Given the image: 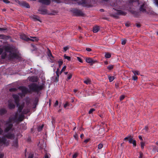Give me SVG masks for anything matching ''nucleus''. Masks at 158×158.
Here are the masks:
<instances>
[{
	"label": "nucleus",
	"instance_id": "f257e3e1",
	"mask_svg": "<svg viewBox=\"0 0 158 158\" xmlns=\"http://www.w3.org/2000/svg\"><path fill=\"white\" fill-rule=\"evenodd\" d=\"M30 91L38 93L39 92L43 89V85H39L35 83H32L28 86Z\"/></svg>",
	"mask_w": 158,
	"mask_h": 158
},
{
	"label": "nucleus",
	"instance_id": "f03ea898",
	"mask_svg": "<svg viewBox=\"0 0 158 158\" xmlns=\"http://www.w3.org/2000/svg\"><path fill=\"white\" fill-rule=\"evenodd\" d=\"M15 138V136L13 134L10 133H9L7 134L4 135L2 138H0V143H2L3 144L8 145L9 143L6 142L7 139L6 138L12 139Z\"/></svg>",
	"mask_w": 158,
	"mask_h": 158
},
{
	"label": "nucleus",
	"instance_id": "7ed1b4c3",
	"mask_svg": "<svg viewBox=\"0 0 158 158\" xmlns=\"http://www.w3.org/2000/svg\"><path fill=\"white\" fill-rule=\"evenodd\" d=\"M113 9L116 10L117 11V13H116L111 14L110 15L115 18L118 19V15L125 16L127 14L126 12L123 11L122 10H117L114 8H113Z\"/></svg>",
	"mask_w": 158,
	"mask_h": 158
},
{
	"label": "nucleus",
	"instance_id": "20e7f679",
	"mask_svg": "<svg viewBox=\"0 0 158 158\" xmlns=\"http://www.w3.org/2000/svg\"><path fill=\"white\" fill-rule=\"evenodd\" d=\"M71 11L73 13V15L75 16H83L85 15L84 13L81 10L73 8Z\"/></svg>",
	"mask_w": 158,
	"mask_h": 158
},
{
	"label": "nucleus",
	"instance_id": "39448f33",
	"mask_svg": "<svg viewBox=\"0 0 158 158\" xmlns=\"http://www.w3.org/2000/svg\"><path fill=\"white\" fill-rule=\"evenodd\" d=\"M5 128L4 130V132L6 133L8 132L12 128L13 126V123L9 122L8 121H7L6 123Z\"/></svg>",
	"mask_w": 158,
	"mask_h": 158
},
{
	"label": "nucleus",
	"instance_id": "423d86ee",
	"mask_svg": "<svg viewBox=\"0 0 158 158\" xmlns=\"http://www.w3.org/2000/svg\"><path fill=\"white\" fill-rule=\"evenodd\" d=\"M19 58V56L15 52H11L9 53L8 55V58L10 60H13L15 59H18Z\"/></svg>",
	"mask_w": 158,
	"mask_h": 158
},
{
	"label": "nucleus",
	"instance_id": "0eeeda50",
	"mask_svg": "<svg viewBox=\"0 0 158 158\" xmlns=\"http://www.w3.org/2000/svg\"><path fill=\"white\" fill-rule=\"evenodd\" d=\"M17 2H18L19 4L23 7H26L27 8H29L30 7L29 4L25 2H20L18 0H15Z\"/></svg>",
	"mask_w": 158,
	"mask_h": 158
},
{
	"label": "nucleus",
	"instance_id": "6e6552de",
	"mask_svg": "<svg viewBox=\"0 0 158 158\" xmlns=\"http://www.w3.org/2000/svg\"><path fill=\"white\" fill-rule=\"evenodd\" d=\"M85 60L87 63H90L91 65L97 62L96 60H94L90 58H86Z\"/></svg>",
	"mask_w": 158,
	"mask_h": 158
},
{
	"label": "nucleus",
	"instance_id": "1a4fd4ad",
	"mask_svg": "<svg viewBox=\"0 0 158 158\" xmlns=\"http://www.w3.org/2000/svg\"><path fill=\"white\" fill-rule=\"evenodd\" d=\"M19 89L21 90L22 93L23 94H26L27 93L29 92L28 89L24 86H20Z\"/></svg>",
	"mask_w": 158,
	"mask_h": 158
},
{
	"label": "nucleus",
	"instance_id": "9d476101",
	"mask_svg": "<svg viewBox=\"0 0 158 158\" xmlns=\"http://www.w3.org/2000/svg\"><path fill=\"white\" fill-rule=\"evenodd\" d=\"M8 106L10 109H13L15 108V105L12 103L11 100H9L8 101Z\"/></svg>",
	"mask_w": 158,
	"mask_h": 158
},
{
	"label": "nucleus",
	"instance_id": "9b49d317",
	"mask_svg": "<svg viewBox=\"0 0 158 158\" xmlns=\"http://www.w3.org/2000/svg\"><path fill=\"white\" fill-rule=\"evenodd\" d=\"M13 97L15 100V103L17 106H18L19 104V96L16 94H14L13 95Z\"/></svg>",
	"mask_w": 158,
	"mask_h": 158
},
{
	"label": "nucleus",
	"instance_id": "f8f14e48",
	"mask_svg": "<svg viewBox=\"0 0 158 158\" xmlns=\"http://www.w3.org/2000/svg\"><path fill=\"white\" fill-rule=\"evenodd\" d=\"M8 121H9V122H10L11 123H13V124L14 123V122H18L17 118L16 117H15L14 116L13 117H10Z\"/></svg>",
	"mask_w": 158,
	"mask_h": 158
},
{
	"label": "nucleus",
	"instance_id": "ddd939ff",
	"mask_svg": "<svg viewBox=\"0 0 158 158\" xmlns=\"http://www.w3.org/2000/svg\"><path fill=\"white\" fill-rule=\"evenodd\" d=\"M30 18L31 19H32L35 21H39L40 22H41V21L39 17L37 15H32L30 16Z\"/></svg>",
	"mask_w": 158,
	"mask_h": 158
},
{
	"label": "nucleus",
	"instance_id": "4468645a",
	"mask_svg": "<svg viewBox=\"0 0 158 158\" xmlns=\"http://www.w3.org/2000/svg\"><path fill=\"white\" fill-rule=\"evenodd\" d=\"M146 6H145V4L144 3L143 4L140 6L139 8V11L140 12H146Z\"/></svg>",
	"mask_w": 158,
	"mask_h": 158
},
{
	"label": "nucleus",
	"instance_id": "2eb2a0df",
	"mask_svg": "<svg viewBox=\"0 0 158 158\" xmlns=\"http://www.w3.org/2000/svg\"><path fill=\"white\" fill-rule=\"evenodd\" d=\"M79 5H81L83 6H87V2L85 0H81V1L77 2Z\"/></svg>",
	"mask_w": 158,
	"mask_h": 158
},
{
	"label": "nucleus",
	"instance_id": "dca6fc26",
	"mask_svg": "<svg viewBox=\"0 0 158 158\" xmlns=\"http://www.w3.org/2000/svg\"><path fill=\"white\" fill-rule=\"evenodd\" d=\"M132 138L133 137L131 135H129L125 138L124 139V140L129 139L128 141L129 143H131L133 142V141L134 140Z\"/></svg>",
	"mask_w": 158,
	"mask_h": 158
},
{
	"label": "nucleus",
	"instance_id": "f3484780",
	"mask_svg": "<svg viewBox=\"0 0 158 158\" xmlns=\"http://www.w3.org/2000/svg\"><path fill=\"white\" fill-rule=\"evenodd\" d=\"M39 2L44 4L47 5H49L50 3V0H39Z\"/></svg>",
	"mask_w": 158,
	"mask_h": 158
},
{
	"label": "nucleus",
	"instance_id": "a211bd4d",
	"mask_svg": "<svg viewBox=\"0 0 158 158\" xmlns=\"http://www.w3.org/2000/svg\"><path fill=\"white\" fill-rule=\"evenodd\" d=\"M29 80L33 82H37L38 81L37 78L35 77H31L29 79Z\"/></svg>",
	"mask_w": 158,
	"mask_h": 158
},
{
	"label": "nucleus",
	"instance_id": "6ab92c4d",
	"mask_svg": "<svg viewBox=\"0 0 158 158\" xmlns=\"http://www.w3.org/2000/svg\"><path fill=\"white\" fill-rule=\"evenodd\" d=\"M30 38H33L34 39H31L29 38H28V41H31L34 42V41H38V39L36 37L30 36Z\"/></svg>",
	"mask_w": 158,
	"mask_h": 158
},
{
	"label": "nucleus",
	"instance_id": "aec40b11",
	"mask_svg": "<svg viewBox=\"0 0 158 158\" xmlns=\"http://www.w3.org/2000/svg\"><path fill=\"white\" fill-rule=\"evenodd\" d=\"M5 50L7 52H9L10 53L12 52V49L11 47L7 46L5 48Z\"/></svg>",
	"mask_w": 158,
	"mask_h": 158
},
{
	"label": "nucleus",
	"instance_id": "412c9836",
	"mask_svg": "<svg viewBox=\"0 0 158 158\" xmlns=\"http://www.w3.org/2000/svg\"><path fill=\"white\" fill-rule=\"evenodd\" d=\"M24 116L23 114H21L19 116V118H17L18 122H21L24 118Z\"/></svg>",
	"mask_w": 158,
	"mask_h": 158
},
{
	"label": "nucleus",
	"instance_id": "4be33fe9",
	"mask_svg": "<svg viewBox=\"0 0 158 158\" xmlns=\"http://www.w3.org/2000/svg\"><path fill=\"white\" fill-rule=\"evenodd\" d=\"M20 38L21 39L26 41H28V38H29L28 37H27L24 34H21L20 35Z\"/></svg>",
	"mask_w": 158,
	"mask_h": 158
},
{
	"label": "nucleus",
	"instance_id": "5701e85b",
	"mask_svg": "<svg viewBox=\"0 0 158 158\" xmlns=\"http://www.w3.org/2000/svg\"><path fill=\"white\" fill-rule=\"evenodd\" d=\"M7 110L5 109H2L0 110V115H2L6 114Z\"/></svg>",
	"mask_w": 158,
	"mask_h": 158
},
{
	"label": "nucleus",
	"instance_id": "b1692460",
	"mask_svg": "<svg viewBox=\"0 0 158 158\" xmlns=\"http://www.w3.org/2000/svg\"><path fill=\"white\" fill-rule=\"evenodd\" d=\"M99 30V26H97L94 27L93 28V31L94 33H96Z\"/></svg>",
	"mask_w": 158,
	"mask_h": 158
},
{
	"label": "nucleus",
	"instance_id": "393cba45",
	"mask_svg": "<svg viewBox=\"0 0 158 158\" xmlns=\"http://www.w3.org/2000/svg\"><path fill=\"white\" fill-rule=\"evenodd\" d=\"M47 54L49 57L52 56L50 50L48 48V51L47 52Z\"/></svg>",
	"mask_w": 158,
	"mask_h": 158
},
{
	"label": "nucleus",
	"instance_id": "a878e982",
	"mask_svg": "<svg viewBox=\"0 0 158 158\" xmlns=\"http://www.w3.org/2000/svg\"><path fill=\"white\" fill-rule=\"evenodd\" d=\"M72 76V74L71 73H69L67 76V77L66 81H68L69 80L71 79Z\"/></svg>",
	"mask_w": 158,
	"mask_h": 158
},
{
	"label": "nucleus",
	"instance_id": "bb28decb",
	"mask_svg": "<svg viewBox=\"0 0 158 158\" xmlns=\"http://www.w3.org/2000/svg\"><path fill=\"white\" fill-rule=\"evenodd\" d=\"M23 106L22 105L19 106L18 108V111L20 113L22 112V110L23 108Z\"/></svg>",
	"mask_w": 158,
	"mask_h": 158
},
{
	"label": "nucleus",
	"instance_id": "cd10ccee",
	"mask_svg": "<svg viewBox=\"0 0 158 158\" xmlns=\"http://www.w3.org/2000/svg\"><path fill=\"white\" fill-rule=\"evenodd\" d=\"M44 127V125H42L41 126H38L37 128V130L39 131H40L42 130L43 127Z\"/></svg>",
	"mask_w": 158,
	"mask_h": 158
},
{
	"label": "nucleus",
	"instance_id": "c85d7f7f",
	"mask_svg": "<svg viewBox=\"0 0 158 158\" xmlns=\"http://www.w3.org/2000/svg\"><path fill=\"white\" fill-rule=\"evenodd\" d=\"M108 79L109 81L111 82L113 81L114 79V76H108Z\"/></svg>",
	"mask_w": 158,
	"mask_h": 158
},
{
	"label": "nucleus",
	"instance_id": "c756f323",
	"mask_svg": "<svg viewBox=\"0 0 158 158\" xmlns=\"http://www.w3.org/2000/svg\"><path fill=\"white\" fill-rule=\"evenodd\" d=\"M50 61L52 63H54L55 62V60L54 59V57L53 56H52L50 57H49Z\"/></svg>",
	"mask_w": 158,
	"mask_h": 158
},
{
	"label": "nucleus",
	"instance_id": "7c9ffc66",
	"mask_svg": "<svg viewBox=\"0 0 158 158\" xmlns=\"http://www.w3.org/2000/svg\"><path fill=\"white\" fill-rule=\"evenodd\" d=\"M132 72L135 76L136 75H139L140 74V73L138 71L133 70L132 71Z\"/></svg>",
	"mask_w": 158,
	"mask_h": 158
},
{
	"label": "nucleus",
	"instance_id": "2f4dec72",
	"mask_svg": "<svg viewBox=\"0 0 158 158\" xmlns=\"http://www.w3.org/2000/svg\"><path fill=\"white\" fill-rule=\"evenodd\" d=\"M111 56V54L109 53H106L105 55V57L107 58H109Z\"/></svg>",
	"mask_w": 158,
	"mask_h": 158
},
{
	"label": "nucleus",
	"instance_id": "473e14b6",
	"mask_svg": "<svg viewBox=\"0 0 158 158\" xmlns=\"http://www.w3.org/2000/svg\"><path fill=\"white\" fill-rule=\"evenodd\" d=\"M114 65H111L108 66L107 67V69L109 70H111L113 69Z\"/></svg>",
	"mask_w": 158,
	"mask_h": 158
},
{
	"label": "nucleus",
	"instance_id": "72a5a7b5",
	"mask_svg": "<svg viewBox=\"0 0 158 158\" xmlns=\"http://www.w3.org/2000/svg\"><path fill=\"white\" fill-rule=\"evenodd\" d=\"M13 145V146L16 147H17L18 146V143L17 141H15L14 142Z\"/></svg>",
	"mask_w": 158,
	"mask_h": 158
},
{
	"label": "nucleus",
	"instance_id": "f704fd0d",
	"mask_svg": "<svg viewBox=\"0 0 158 158\" xmlns=\"http://www.w3.org/2000/svg\"><path fill=\"white\" fill-rule=\"evenodd\" d=\"M66 66H64L60 72V74H61L63 71H64L66 69Z\"/></svg>",
	"mask_w": 158,
	"mask_h": 158
},
{
	"label": "nucleus",
	"instance_id": "c9c22d12",
	"mask_svg": "<svg viewBox=\"0 0 158 158\" xmlns=\"http://www.w3.org/2000/svg\"><path fill=\"white\" fill-rule=\"evenodd\" d=\"M6 53H4L1 56V58L2 59H4L6 58Z\"/></svg>",
	"mask_w": 158,
	"mask_h": 158
},
{
	"label": "nucleus",
	"instance_id": "e433bc0d",
	"mask_svg": "<svg viewBox=\"0 0 158 158\" xmlns=\"http://www.w3.org/2000/svg\"><path fill=\"white\" fill-rule=\"evenodd\" d=\"M64 57L65 59H67L69 61H70L71 60L70 57L66 56V55H64Z\"/></svg>",
	"mask_w": 158,
	"mask_h": 158
},
{
	"label": "nucleus",
	"instance_id": "4c0bfd02",
	"mask_svg": "<svg viewBox=\"0 0 158 158\" xmlns=\"http://www.w3.org/2000/svg\"><path fill=\"white\" fill-rule=\"evenodd\" d=\"M90 81L89 80V79H87L86 80H85V81H84V82L86 84H89V83H90Z\"/></svg>",
	"mask_w": 158,
	"mask_h": 158
},
{
	"label": "nucleus",
	"instance_id": "58836bf2",
	"mask_svg": "<svg viewBox=\"0 0 158 158\" xmlns=\"http://www.w3.org/2000/svg\"><path fill=\"white\" fill-rule=\"evenodd\" d=\"M58 63L59 64V65L60 68L62 64L63 63V61L61 60H60L58 61Z\"/></svg>",
	"mask_w": 158,
	"mask_h": 158
},
{
	"label": "nucleus",
	"instance_id": "ea45409f",
	"mask_svg": "<svg viewBox=\"0 0 158 158\" xmlns=\"http://www.w3.org/2000/svg\"><path fill=\"white\" fill-rule=\"evenodd\" d=\"M6 37H7V36H6L5 35H0V38L4 39H6Z\"/></svg>",
	"mask_w": 158,
	"mask_h": 158
},
{
	"label": "nucleus",
	"instance_id": "a19ab883",
	"mask_svg": "<svg viewBox=\"0 0 158 158\" xmlns=\"http://www.w3.org/2000/svg\"><path fill=\"white\" fill-rule=\"evenodd\" d=\"M133 144V146L134 147H135L136 146V141L135 140H134L133 141V142H132V143Z\"/></svg>",
	"mask_w": 158,
	"mask_h": 158
},
{
	"label": "nucleus",
	"instance_id": "79ce46f5",
	"mask_svg": "<svg viewBox=\"0 0 158 158\" xmlns=\"http://www.w3.org/2000/svg\"><path fill=\"white\" fill-rule=\"evenodd\" d=\"M103 146L102 144L100 143L98 145V148L99 149H100L103 147Z\"/></svg>",
	"mask_w": 158,
	"mask_h": 158
},
{
	"label": "nucleus",
	"instance_id": "37998d69",
	"mask_svg": "<svg viewBox=\"0 0 158 158\" xmlns=\"http://www.w3.org/2000/svg\"><path fill=\"white\" fill-rule=\"evenodd\" d=\"M127 40H121V44L122 45H125L126 42Z\"/></svg>",
	"mask_w": 158,
	"mask_h": 158
},
{
	"label": "nucleus",
	"instance_id": "c03bdc74",
	"mask_svg": "<svg viewBox=\"0 0 158 158\" xmlns=\"http://www.w3.org/2000/svg\"><path fill=\"white\" fill-rule=\"evenodd\" d=\"M95 110L94 108H91V109L89 111V114H91L92 113V112L95 111Z\"/></svg>",
	"mask_w": 158,
	"mask_h": 158
},
{
	"label": "nucleus",
	"instance_id": "a18cd8bd",
	"mask_svg": "<svg viewBox=\"0 0 158 158\" xmlns=\"http://www.w3.org/2000/svg\"><path fill=\"white\" fill-rule=\"evenodd\" d=\"M141 144V147L142 149H143L144 148V146L145 145V143L143 142H141L140 143Z\"/></svg>",
	"mask_w": 158,
	"mask_h": 158
},
{
	"label": "nucleus",
	"instance_id": "49530a36",
	"mask_svg": "<svg viewBox=\"0 0 158 158\" xmlns=\"http://www.w3.org/2000/svg\"><path fill=\"white\" fill-rule=\"evenodd\" d=\"M132 79L134 81H136L137 80L138 77L136 76H133L132 77Z\"/></svg>",
	"mask_w": 158,
	"mask_h": 158
},
{
	"label": "nucleus",
	"instance_id": "de8ad7c7",
	"mask_svg": "<svg viewBox=\"0 0 158 158\" xmlns=\"http://www.w3.org/2000/svg\"><path fill=\"white\" fill-rule=\"evenodd\" d=\"M16 89L15 88H11L9 89V91L10 92H14L16 91Z\"/></svg>",
	"mask_w": 158,
	"mask_h": 158
},
{
	"label": "nucleus",
	"instance_id": "09e8293b",
	"mask_svg": "<svg viewBox=\"0 0 158 158\" xmlns=\"http://www.w3.org/2000/svg\"><path fill=\"white\" fill-rule=\"evenodd\" d=\"M77 60L81 63H82L83 61L82 59L80 57H77Z\"/></svg>",
	"mask_w": 158,
	"mask_h": 158
},
{
	"label": "nucleus",
	"instance_id": "8fccbe9b",
	"mask_svg": "<svg viewBox=\"0 0 158 158\" xmlns=\"http://www.w3.org/2000/svg\"><path fill=\"white\" fill-rule=\"evenodd\" d=\"M69 103L68 102H66L65 103L64 105V107L66 108L67 106H69Z\"/></svg>",
	"mask_w": 158,
	"mask_h": 158
},
{
	"label": "nucleus",
	"instance_id": "3c124183",
	"mask_svg": "<svg viewBox=\"0 0 158 158\" xmlns=\"http://www.w3.org/2000/svg\"><path fill=\"white\" fill-rule=\"evenodd\" d=\"M125 97L123 95L121 96L120 97V101L123 100L124 98Z\"/></svg>",
	"mask_w": 158,
	"mask_h": 158
},
{
	"label": "nucleus",
	"instance_id": "603ef678",
	"mask_svg": "<svg viewBox=\"0 0 158 158\" xmlns=\"http://www.w3.org/2000/svg\"><path fill=\"white\" fill-rule=\"evenodd\" d=\"M78 155L77 153H75L73 156V158H76Z\"/></svg>",
	"mask_w": 158,
	"mask_h": 158
},
{
	"label": "nucleus",
	"instance_id": "864d4df0",
	"mask_svg": "<svg viewBox=\"0 0 158 158\" xmlns=\"http://www.w3.org/2000/svg\"><path fill=\"white\" fill-rule=\"evenodd\" d=\"M69 48L68 46H66L63 48V49L64 52H66L67 51V50H68Z\"/></svg>",
	"mask_w": 158,
	"mask_h": 158
},
{
	"label": "nucleus",
	"instance_id": "5fc2aeb1",
	"mask_svg": "<svg viewBox=\"0 0 158 158\" xmlns=\"http://www.w3.org/2000/svg\"><path fill=\"white\" fill-rule=\"evenodd\" d=\"M58 101L56 100V102L54 105V106L56 107L58 105Z\"/></svg>",
	"mask_w": 158,
	"mask_h": 158
},
{
	"label": "nucleus",
	"instance_id": "6e6d98bb",
	"mask_svg": "<svg viewBox=\"0 0 158 158\" xmlns=\"http://www.w3.org/2000/svg\"><path fill=\"white\" fill-rule=\"evenodd\" d=\"M3 1L4 3L6 4L9 3H10V2L8 0H3Z\"/></svg>",
	"mask_w": 158,
	"mask_h": 158
},
{
	"label": "nucleus",
	"instance_id": "4d7b16f0",
	"mask_svg": "<svg viewBox=\"0 0 158 158\" xmlns=\"http://www.w3.org/2000/svg\"><path fill=\"white\" fill-rule=\"evenodd\" d=\"M59 75H57V77H56L55 80L56 81V82H58L59 81Z\"/></svg>",
	"mask_w": 158,
	"mask_h": 158
},
{
	"label": "nucleus",
	"instance_id": "13d9d810",
	"mask_svg": "<svg viewBox=\"0 0 158 158\" xmlns=\"http://www.w3.org/2000/svg\"><path fill=\"white\" fill-rule=\"evenodd\" d=\"M74 138L76 139L77 140H78V136L77 134H76L74 135Z\"/></svg>",
	"mask_w": 158,
	"mask_h": 158
},
{
	"label": "nucleus",
	"instance_id": "bf43d9fd",
	"mask_svg": "<svg viewBox=\"0 0 158 158\" xmlns=\"http://www.w3.org/2000/svg\"><path fill=\"white\" fill-rule=\"evenodd\" d=\"M59 68H58L57 69L56 71V74L57 75H59Z\"/></svg>",
	"mask_w": 158,
	"mask_h": 158
},
{
	"label": "nucleus",
	"instance_id": "052dcab7",
	"mask_svg": "<svg viewBox=\"0 0 158 158\" xmlns=\"http://www.w3.org/2000/svg\"><path fill=\"white\" fill-rule=\"evenodd\" d=\"M89 140L90 139H86L84 141V142L85 143H87L89 141Z\"/></svg>",
	"mask_w": 158,
	"mask_h": 158
},
{
	"label": "nucleus",
	"instance_id": "680f3d73",
	"mask_svg": "<svg viewBox=\"0 0 158 158\" xmlns=\"http://www.w3.org/2000/svg\"><path fill=\"white\" fill-rule=\"evenodd\" d=\"M148 127L147 126H146L143 129V130H145V131L147 132L148 130Z\"/></svg>",
	"mask_w": 158,
	"mask_h": 158
},
{
	"label": "nucleus",
	"instance_id": "e2e57ef3",
	"mask_svg": "<svg viewBox=\"0 0 158 158\" xmlns=\"http://www.w3.org/2000/svg\"><path fill=\"white\" fill-rule=\"evenodd\" d=\"M86 50L88 51V52H90L92 50L91 48H86Z\"/></svg>",
	"mask_w": 158,
	"mask_h": 158
},
{
	"label": "nucleus",
	"instance_id": "0e129e2a",
	"mask_svg": "<svg viewBox=\"0 0 158 158\" xmlns=\"http://www.w3.org/2000/svg\"><path fill=\"white\" fill-rule=\"evenodd\" d=\"M3 132V131L2 129L0 127V135L2 134Z\"/></svg>",
	"mask_w": 158,
	"mask_h": 158
},
{
	"label": "nucleus",
	"instance_id": "69168bd1",
	"mask_svg": "<svg viewBox=\"0 0 158 158\" xmlns=\"http://www.w3.org/2000/svg\"><path fill=\"white\" fill-rule=\"evenodd\" d=\"M155 2L156 4L158 6V0H155Z\"/></svg>",
	"mask_w": 158,
	"mask_h": 158
},
{
	"label": "nucleus",
	"instance_id": "338daca9",
	"mask_svg": "<svg viewBox=\"0 0 158 158\" xmlns=\"http://www.w3.org/2000/svg\"><path fill=\"white\" fill-rule=\"evenodd\" d=\"M143 156V154L142 153H140L139 156V158H142Z\"/></svg>",
	"mask_w": 158,
	"mask_h": 158
},
{
	"label": "nucleus",
	"instance_id": "774afa93",
	"mask_svg": "<svg viewBox=\"0 0 158 158\" xmlns=\"http://www.w3.org/2000/svg\"><path fill=\"white\" fill-rule=\"evenodd\" d=\"M28 158H33V155L32 154L29 155Z\"/></svg>",
	"mask_w": 158,
	"mask_h": 158
}]
</instances>
